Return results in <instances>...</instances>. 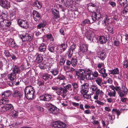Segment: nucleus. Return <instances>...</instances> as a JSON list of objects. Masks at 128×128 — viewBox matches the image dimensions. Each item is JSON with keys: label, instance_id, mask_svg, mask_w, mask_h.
Wrapping results in <instances>:
<instances>
[{"label": "nucleus", "instance_id": "1", "mask_svg": "<svg viewBox=\"0 0 128 128\" xmlns=\"http://www.w3.org/2000/svg\"><path fill=\"white\" fill-rule=\"evenodd\" d=\"M34 90L31 86H26L24 89L25 96L28 100L31 99L34 96Z\"/></svg>", "mask_w": 128, "mask_h": 128}, {"label": "nucleus", "instance_id": "2", "mask_svg": "<svg viewBox=\"0 0 128 128\" xmlns=\"http://www.w3.org/2000/svg\"><path fill=\"white\" fill-rule=\"evenodd\" d=\"M89 84L88 83H84L81 86L82 90L81 92L83 94H86L88 92L89 88Z\"/></svg>", "mask_w": 128, "mask_h": 128}, {"label": "nucleus", "instance_id": "3", "mask_svg": "<svg viewBox=\"0 0 128 128\" xmlns=\"http://www.w3.org/2000/svg\"><path fill=\"white\" fill-rule=\"evenodd\" d=\"M20 38L24 42L30 41L32 40L33 37L31 34H26L25 35H21L20 36Z\"/></svg>", "mask_w": 128, "mask_h": 128}, {"label": "nucleus", "instance_id": "4", "mask_svg": "<svg viewBox=\"0 0 128 128\" xmlns=\"http://www.w3.org/2000/svg\"><path fill=\"white\" fill-rule=\"evenodd\" d=\"M19 25L24 28H26L28 27V21L26 20L19 19L18 21Z\"/></svg>", "mask_w": 128, "mask_h": 128}, {"label": "nucleus", "instance_id": "5", "mask_svg": "<svg viewBox=\"0 0 128 128\" xmlns=\"http://www.w3.org/2000/svg\"><path fill=\"white\" fill-rule=\"evenodd\" d=\"M128 91V90L127 88L123 86L122 90H120L118 93L119 96L122 98L127 94Z\"/></svg>", "mask_w": 128, "mask_h": 128}, {"label": "nucleus", "instance_id": "6", "mask_svg": "<svg viewBox=\"0 0 128 128\" xmlns=\"http://www.w3.org/2000/svg\"><path fill=\"white\" fill-rule=\"evenodd\" d=\"M84 70L82 69H80L78 71H75L76 74L77 76L79 78L82 80H84Z\"/></svg>", "mask_w": 128, "mask_h": 128}, {"label": "nucleus", "instance_id": "7", "mask_svg": "<svg viewBox=\"0 0 128 128\" xmlns=\"http://www.w3.org/2000/svg\"><path fill=\"white\" fill-rule=\"evenodd\" d=\"M8 92V91H6L3 92L1 96L3 98L0 100V104H5L9 103V100L6 98V94H7Z\"/></svg>", "mask_w": 128, "mask_h": 128}, {"label": "nucleus", "instance_id": "8", "mask_svg": "<svg viewBox=\"0 0 128 128\" xmlns=\"http://www.w3.org/2000/svg\"><path fill=\"white\" fill-rule=\"evenodd\" d=\"M0 5L3 8L8 9L10 6V2L7 0H0Z\"/></svg>", "mask_w": 128, "mask_h": 128}, {"label": "nucleus", "instance_id": "9", "mask_svg": "<svg viewBox=\"0 0 128 128\" xmlns=\"http://www.w3.org/2000/svg\"><path fill=\"white\" fill-rule=\"evenodd\" d=\"M52 126L55 128H64L66 126V124L62 122L58 121L53 122Z\"/></svg>", "mask_w": 128, "mask_h": 128}, {"label": "nucleus", "instance_id": "10", "mask_svg": "<svg viewBox=\"0 0 128 128\" xmlns=\"http://www.w3.org/2000/svg\"><path fill=\"white\" fill-rule=\"evenodd\" d=\"M52 98V96L50 94L47 93L44 95H42L40 97V98L42 100L45 101H49Z\"/></svg>", "mask_w": 128, "mask_h": 128}, {"label": "nucleus", "instance_id": "11", "mask_svg": "<svg viewBox=\"0 0 128 128\" xmlns=\"http://www.w3.org/2000/svg\"><path fill=\"white\" fill-rule=\"evenodd\" d=\"M2 110L5 112L8 110H12L13 109L14 107L12 104H5L4 106L1 107Z\"/></svg>", "mask_w": 128, "mask_h": 128}, {"label": "nucleus", "instance_id": "12", "mask_svg": "<svg viewBox=\"0 0 128 128\" xmlns=\"http://www.w3.org/2000/svg\"><path fill=\"white\" fill-rule=\"evenodd\" d=\"M88 9L90 12H93L96 10V6L94 4L90 3L88 4Z\"/></svg>", "mask_w": 128, "mask_h": 128}, {"label": "nucleus", "instance_id": "13", "mask_svg": "<svg viewBox=\"0 0 128 128\" xmlns=\"http://www.w3.org/2000/svg\"><path fill=\"white\" fill-rule=\"evenodd\" d=\"M98 70L100 74H102V76L103 78H105L107 76V74L106 73V70L104 68L101 69L98 68Z\"/></svg>", "mask_w": 128, "mask_h": 128}, {"label": "nucleus", "instance_id": "14", "mask_svg": "<svg viewBox=\"0 0 128 128\" xmlns=\"http://www.w3.org/2000/svg\"><path fill=\"white\" fill-rule=\"evenodd\" d=\"M118 2L122 6L126 7L128 6L127 0H118Z\"/></svg>", "mask_w": 128, "mask_h": 128}, {"label": "nucleus", "instance_id": "15", "mask_svg": "<svg viewBox=\"0 0 128 128\" xmlns=\"http://www.w3.org/2000/svg\"><path fill=\"white\" fill-rule=\"evenodd\" d=\"M10 114L12 118H17L18 115V112L13 110L10 111Z\"/></svg>", "mask_w": 128, "mask_h": 128}, {"label": "nucleus", "instance_id": "16", "mask_svg": "<svg viewBox=\"0 0 128 128\" xmlns=\"http://www.w3.org/2000/svg\"><path fill=\"white\" fill-rule=\"evenodd\" d=\"M13 96L14 97H17L19 98H20L22 96V94L20 91L16 90L12 93Z\"/></svg>", "mask_w": 128, "mask_h": 128}, {"label": "nucleus", "instance_id": "17", "mask_svg": "<svg viewBox=\"0 0 128 128\" xmlns=\"http://www.w3.org/2000/svg\"><path fill=\"white\" fill-rule=\"evenodd\" d=\"M72 85L73 87V92H75L76 94L78 91V85L77 83L75 82L72 84Z\"/></svg>", "mask_w": 128, "mask_h": 128}, {"label": "nucleus", "instance_id": "18", "mask_svg": "<svg viewBox=\"0 0 128 128\" xmlns=\"http://www.w3.org/2000/svg\"><path fill=\"white\" fill-rule=\"evenodd\" d=\"M98 41L100 44L105 43L106 40V38L104 36H100L98 37Z\"/></svg>", "mask_w": 128, "mask_h": 128}, {"label": "nucleus", "instance_id": "19", "mask_svg": "<svg viewBox=\"0 0 128 128\" xmlns=\"http://www.w3.org/2000/svg\"><path fill=\"white\" fill-rule=\"evenodd\" d=\"M52 14L56 19H57L60 17L59 13L58 11L56 9H54L52 10Z\"/></svg>", "mask_w": 128, "mask_h": 128}, {"label": "nucleus", "instance_id": "20", "mask_svg": "<svg viewBox=\"0 0 128 128\" xmlns=\"http://www.w3.org/2000/svg\"><path fill=\"white\" fill-rule=\"evenodd\" d=\"M12 71L15 74L20 73V67L15 65L12 69Z\"/></svg>", "mask_w": 128, "mask_h": 128}, {"label": "nucleus", "instance_id": "21", "mask_svg": "<svg viewBox=\"0 0 128 128\" xmlns=\"http://www.w3.org/2000/svg\"><path fill=\"white\" fill-rule=\"evenodd\" d=\"M71 62L72 66L74 67L76 66L77 63L76 57H73L71 60Z\"/></svg>", "mask_w": 128, "mask_h": 128}, {"label": "nucleus", "instance_id": "22", "mask_svg": "<svg viewBox=\"0 0 128 128\" xmlns=\"http://www.w3.org/2000/svg\"><path fill=\"white\" fill-rule=\"evenodd\" d=\"M46 24V23L45 21H43L39 23L37 26V28L38 29H40L44 27Z\"/></svg>", "mask_w": 128, "mask_h": 128}, {"label": "nucleus", "instance_id": "23", "mask_svg": "<svg viewBox=\"0 0 128 128\" xmlns=\"http://www.w3.org/2000/svg\"><path fill=\"white\" fill-rule=\"evenodd\" d=\"M16 76L15 73H12L8 75V77L12 81L14 80L16 78Z\"/></svg>", "mask_w": 128, "mask_h": 128}, {"label": "nucleus", "instance_id": "24", "mask_svg": "<svg viewBox=\"0 0 128 128\" xmlns=\"http://www.w3.org/2000/svg\"><path fill=\"white\" fill-rule=\"evenodd\" d=\"M112 18L108 19L106 17H105L102 23L104 24L105 25H106V23L108 24H111L112 22Z\"/></svg>", "mask_w": 128, "mask_h": 128}, {"label": "nucleus", "instance_id": "25", "mask_svg": "<svg viewBox=\"0 0 128 128\" xmlns=\"http://www.w3.org/2000/svg\"><path fill=\"white\" fill-rule=\"evenodd\" d=\"M50 105H52L51 107L49 108V110L53 114H56L57 113V111L56 110L57 108L56 106L53 105V104H50Z\"/></svg>", "mask_w": 128, "mask_h": 128}, {"label": "nucleus", "instance_id": "26", "mask_svg": "<svg viewBox=\"0 0 128 128\" xmlns=\"http://www.w3.org/2000/svg\"><path fill=\"white\" fill-rule=\"evenodd\" d=\"M80 48L81 51H82L83 52L86 51L88 50V48L87 46L85 44L80 45Z\"/></svg>", "mask_w": 128, "mask_h": 128}, {"label": "nucleus", "instance_id": "27", "mask_svg": "<svg viewBox=\"0 0 128 128\" xmlns=\"http://www.w3.org/2000/svg\"><path fill=\"white\" fill-rule=\"evenodd\" d=\"M46 49V46L44 44H42L39 47L40 51L41 52H44Z\"/></svg>", "mask_w": 128, "mask_h": 128}, {"label": "nucleus", "instance_id": "28", "mask_svg": "<svg viewBox=\"0 0 128 128\" xmlns=\"http://www.w3.org/2000/svg\"><path fill=\"white\" fill-rule=\"evenodd\" d=\"M98 16H99V15H97L95 12H93L92 14V20L95 22L97 21L98 17H99Z\"/></svg>", "mask_w": 128, "mask_h": 128}, {"label": "nucleus", "instance_id": "29", "mask_svg": "<svg viewBox=\"0 0 128 128\" xmlns=\"http://www.w3.org/2000/svg\"><path fill=\"white\" fill-rule=\"evenodd\" d=\"M43 60L41 56L40 55L38 54L37 55L36 59V62L38 63H40Z\"/></svg>", "mask_w": 128, "mask_h": 128}, {"label": "nucleus", "instance_id": "30", "mask_svg": "<svg viewBox=\"0 0 128 128\" xmlns=\"http://www.w3.org/2000/svg\"><path fill=\"white\" fill-rule=\"evenodd\" d=\"M119 73V70L118 68H116L110 71V74L114 75L118 74Z\"/></svg>", "mask_w": 128, "mask_h": 128}, {"label": "nucleus", "instance_id": "31", "mask_svg": "<svg viewBox=\"0 0 128 128\" xmlns=\"http://www.w3.org/2000/svg\"><path fill=\"white\" fill-rule=\"evenodd\" d=\"M106 53L105 52H102L100 53L99 57V58L102 60H104L105 58Z\"/></svg>", "mask_w": 128, "mask_h": 128}, {"label": "nucleus", "instance_id": "32", "mask_svg": "<svg viewBox=\"0 0 128 128\" xmlns=\"http://www.w3.org/2000/svg\"><path fill=\"white\" fill-rule=\"evenodd\" d=\"M66 60V58H65V57H62L60 59V64L61 65H64L65 62Z\"/></svg>", "mask_w": 128, "mask_h": 128}, {"label": "nucleus", "instance_id": "33", "mask_svg": "<svg viewBox=\"0 0 128 128\" xmlns=\"http://www.w3.org/2000/svg\"><path fill=\"white\" fill-rule=\"evenodd\" d=\"M68 91L64 87V89L62 91V96L63 98H64L68 94Z\"/></svg>", "mask_w": 128, "mask_h": 128}, {"label": "nucleus", "instance_id": "34", "mask_svg": "<svg viewBox=\"0 0 128 128\" xmlns=\"http://www.w3.org/2000/svg\"><path fill=\"white\" fill-rule=\"evenodd\" d=\"M34 6L38 9H40L41 8L40 3L38 1L36 2L34 4Z\"/></svg>", "mask_w": 128, "mask_h": 128}, {"label": "nucleus", "instance_id": "35", "mask_svg": "<svg viewBox=\"0 0 128 128\" xmlns=\"http://www.w3.org/2000/svg\"><path fill=\"white\" fill-rule=\"evenodd\" d=\"M90 23V21L88 19H86L83 21L81 22V24L82 26H84L86 24H88Z\"/></svg>", "mask_w": 128, "mask_h": 128}, {"label": "nucleus", "instance_id": "36", "mask_svg": "<svg viewBox=\"0 0 128 128\" xmlns=\"http://www.w3.org/2000/svg\"><path fill=\"white\" fill-rule=\"evenodd\" d=\"M102 81V80L100 78H97L96 80V83L100 86H101L102 84L101 83Z\"/></svg>", "mask_w": 128, "mask_h": 128}, {"label": "nucleus", "instance_id": "37", "mask_svg": "<svg viewBox=\"0 0 128 128\" xmlns=\"http://www.w3.org/2000/svg\"><path fill=\"white\" fill-rule=\"evenodd\" d=\"M114 112L117 114V116H118H118L120 115L121 113V112L119 110L113 108L112 111V114H113Z\"/></svg>", "mask_w": 128, "mask_h": 128}, {"label": "nucleus", "instance_id": "38", "mask_svg": "<svg viewBox=\"0 0 128 128\" xmlns=\"http://www.w3.org/2000/svg\"><path fill=\"white\" fill-rule=\"evenodd\" d=\"M55 46H49L48 49V50L51 52L54 53L55 52Z\"/></svg>", "mask_w": 128, "mask_h": 128}, {"label": "nucleus", "instance_id": "39", "mask_svg": "<svg viewBox=\"0 0 128 128\" xmlns=\"http://www.w3.org/2000/svg\"><path fill=\"white\" fill-rule=\"evenodd\" d=\"M92 74L84 75V79L86 78L87 80H92L94 79L93 77L91 76Z\"/></svg>", "mask_w": 128, "mask_h": 128}, {"label": "nucleus", "instance_id": "40", "mask_svg": "<svg viewBox=\"0 0 128 128\" xmlns=\"http://www.w3.org/2000/svg\"><path fill=\"white\" fill-rule=\"evenodd\" d=\"M84 73L85 74L84 75H86L87 74H92V70L89 69H86L84 70Z\"/></svg>", "mask_w": 128, "mask_h": 128}, {"label": "nucleus", "instance_id": "41", "mask_svg": "<svg viewBox=\"0 0 128 128\" xmlns=\"http://www.w3.org/2000/svg\"><path fill=\"white\" fill-rule=\"evenodd\" d=\"M51 72L54 76L58 74V69H54L51 71Z\"/></svg>", "mask_w": 128, "mask_h": 128}, {"label": "nucleus", "instance_id": "42", "mask_svg": "<svg viewBox=\"0 0 128 128\" xmlns=\"http://www.w3.org/2000/svg\"><path fill=\"white\" fill-rule=\"evenodd\" d=\"M125 39L122 40V38L121 40L122 42L124 44H125L128 42V40L126 34L125 35Z\"/></svg>", "mask_w": 128, "mask_h": 128}, {"label": "nucleus", "instance_id": "43", "mask_svg": "<svg viewBox=\"0 0 128 128\" xmlns=\"http://www.w3.org/2000/svg\"><path fill=\"white\" fill-rule=\"evenodd\" d=\"M34 19L36 22H39L41 19V15L39 14L34 17Z\"/></svg>", "mask_w": 128, "mask_h": 128}, {"label": "nucleus", "instance_id": "44", "mask_svg": "<svg viewBox=\"0 0 128 128\" xmlns=\"http://www.w3.org/2000/svg\"><path fill=\"white\" fill-rule=\"evenodd\" d=\"M56 79H58L60 81L61 80H64L66 79V78L65 76L63 75H61L60 76H58L56 78Z\"/></svg>", "mask_w": 128, "mask_h": 128}, {"label": "nucleus", "instance_id": "45", "mask_svg": "<svg viewBox=\"0 0 128 128\" xmlns=\"http://www.w3.org/2000/svg\"><path fill=\"white\" fill-rule=\"evenodd\" d=\"M122 13L126 15L128 13V7H124V8L122 11Z\"/></svg>", "mask_w": 128, "mask_h": 128}, {"label": "nucleus", "instance_id": "46", "mask_svg": "<svg viewBox=\"0 0 128 128\" xmlns=\"http://www.w3.org/2000/svg\"><path fill=\"white\" fill-rule=\"evenodd\" d=\"M6 22H7V21L5 20H4L3 18H0V24L3 26H4V23H5Z\"/></svg>", "mask_w": 128, "mask_h": 128}, {"label": "nucleus", "instance_id": "47", "mask_svg": "<svg viewBox=\"0 0 128 128\" xmlns=\"http://www.w3.org/2000/svg\"><path fill=\"white\" fill-rule=\"evenodd\" d=\"M10 40H11V41L10 40V41L11 42L10 44V46L12 47L15 46L16 45V44L15 43V42H14V39L10 38Z\"/></svg>", "mask_w": 128, "mask_h": 128}, {"label": "nucleus", "instance_id": "48", "mask_svg": "<svg viewBox=\"0 0 128 128\" xmlns=\"http://www.w3.org/2000/svg\"><path fill=\"white\" fill-rule=\"evenodd\" d=\"M72 86L71 84H68L67 85L65 86H64V88H66V89H68L70 90H72Z\"/></svg>", "mask_w": 128, "mask_h": 128}, {"label": "nucleus", "instance_id": "49", "mask_svg": "<svg viewBox=\"0 0 128 128\" xmlns=\"http://www.w3.org/2000/svg\"><path fill=\"white\" fill-rule=\"evenodd\" d=\"M48 74L46 73V74H44L42 76V78L43 79L45 80L46 81L48 79Z\"/></svg>", "mask_w": 128, "mask_h": 128}, {"label": "nucleus", "instance_id": "50", "mask_svg": "<svg viewBox=\"0 0 128 128\" xmlns=\"http://www.w3.org/2000/svg\"><path fill=\"white\" fill-rule=\"evenodd\" d=\"M108 4L111 6L112 7L114 8L116 6V3L114 2L110 1L108 2Z\"/></svg>", "mask_w": 128, "mask_h": 128}, {"label": "nucleus", "instance_id": "51", "mask_svg": "<svg viewBox=\"0 0 128 128\" xmlns=\"http://www.w3.org/2000/svg\"><path fill=\"white\" fill-rule=\"evenodd\" d=\"M6 20L7 22H6L5 23H4V26L7 27L11 25V22L6 20Z\"/></svg>", "mask_w": 128, "mask_h": 128}, {"label": "nucleus", "instance_id": "52", "mask_svg": "<svg viewBox=\"0 0 128 128\" xmlns=\"http://www.w3.org/2000/svg\"><path fill=\"white\" fill-rule=\"evenodd\" d=\"M116 94V92L115 91H114L112 92H109L108 94V95L110 96H115Z\"/></svg>", "mask_w": 128, "mask_h": 128}, {"label": "nucleus", "instance_id": "53", "mask_svg": "<svg viewBox=\"0 0 128 128\" xmlns=\"http://www.w3.org/2000/svg\"><path fill=\"white\" fill-rule=\"evenodd\" d=\"M123 65L124 68H127L128 66V62L126 60H125L124 62Z\"/></svg>", "mask_w": 128, "mask_h": 128}, {"label": "nucleus", "instance_id": "54", "mask_svg": "<svg viewBox=\"0 0 128 128\" xmlns=\"http://www.w3.org/2000/svg\"><path fill=\"white\" fill-rule=\"evenodd\" d=\"M39 14L37 11L35 10H33L32 12V14L33 15L34 18H34L35 16H36L38 15Z\"/></svg>", "mask_w": 128, "mask_h": 128}, {"label": "nucleus", "instance_id": "55", "mask_svg": "<svg viewBox=\"0 0 128 128\" xmlns=\"http://www.w3.org/2000/svg\"><path fill=\"white\" fill-rule=\"evenodd\" d=\"M92 74L93 76L95 78L97 77L98 75V72L96 71H95L93 73H92Z\"/></svg>", "mask_w": 128, "mask_h": 128}, {"label": "nucleus", "instance_id": "56", "mask_svg": "<svg viewBox=\"0 0 128 128\" xmlns=\"http://www.w3.org/2000/svg\"><path fill=\"white\" fill-rule=\"evenodd\" d=\"M91 88L92 91L93 92L96 91L97 89L96 86L94 85H92V86Z\"/></svg>", "mask_w": 128, "mask_h": 128}, {"label": "nucleus", "instance_id": "57", "mask_svg": "<svg viewBox=\"0 0 128 128\" xmlns=\"http://www.w3.org/2000/svg\"><path fill=\"white\" fill-rule=\"evenodd\" d=\"M107 29L108 31L110 32L113 34V28L111 27H108Z\"/></svg>", "mask_w": 128, "mask_h": 128}, {"label": "nucleus", "instance_id": "58", "mask_svg": "<svg viewBox=\"0 0 128 128\" xmlns=\"http://www.w3.org/2000/svg\"><path fill=\"white\" fill-rule=\"evenodd\" d=\"M97 66L98 68L101 69L102 67H104V65L103 63H99L98 64Z\"/></svg>", "mask_w": 128, "mask_h": 128}, {"label": "nucleus", "instance_id": "59", "mask_svg": "<svg viewBox=\"0 0 128 128\" xmlns=\"http://www.w3.org/2000/svg\"><path fill=\"white\" fill-rule=\"evenodd\" d=\"M39 66L41 69H44L46 68L45 65L43 64H40Z\"/></svg>", "mask_w": 128, "mask_h": 128}, {"label": "nucleus", "instance_id": "60", "mask_svg": "<svg viewBox=\"0 0 128 128\" xmlns=\"http://www.w3.org/2000/svg\"><path fill=\"white\" fill-rule=\"evenodd\" d=\"M67 46H66L65 44V43H64L62 44H61L60 48L63 49L64 50V48H65V50L66 49V48Z\"/></svg>", "mask_w": 128, "mask_h": 128}, {"label": "nucleus", "instance_id": "61", "mask_svg": "<svg viewBox=\"0 0 128 128\" xmlns=\"http://www.w3.org/2000/svg\"><path fill=\"white\" fill-rule=\"evenodd\" d=\"M76 45H71L70 49L71 50L72 52H73V51L74 50L76 49Z\"/></svg>", "mask_w": 128, "mask_h": 128}, {"label": "nucleus", "instance_id": "62", "mask_svg": "<svg viewBox=\"0 0 128 128\" xmlns=\"http://www.w3.org/2000/svg\"><path fill=\"white\" fill-rule=\"evenodd\" d=\"M5 55L6 56L10 57L11 56L10 52L7 51H6L4 52Z\"/></svg>", "mask_w": 128, "mask_h": 128}, {"label": "nucleus", "instance_id": "63", "mask_svg": "<svg viewBox=\"0 0 128 128\" xmlns=\"http://www.w3.org/2000/svg\"><path fill=\"white\" fill-rule=\"evenodd\" d=\"M39 86H42L44 85V81H40L38 82Z\"/></svg>", "mask_w": 128, "mask_h": 128}, {"label": "nucleus", "instance_id": "64", "mask_svg": "<svg viewBox=\"0 0 128 128\" xmlns=\"http://www.w3.org/2000/svg\"><path fill=\"white\" fill-rule=\"evenodd\" d=\"M74 98L76 102H78L80 100V98L79 96H75L74 97Z\"/></svg>", "mask_w": 128, "mask_h": 128}]
</instances>
